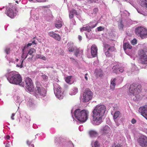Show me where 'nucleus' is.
<instances>
[{"label": "nucleus", "instance_id": "1", "mask_svg": "<svg viewBox=\"0 0 147 147\" xmlns=\"http://www.w3.org/2000/svg\"><path fill=\"white\" fill-rule=\"evenodd\" d=\"M106 109V107L104 105H97L92 111L93 120L96 125L100 123L102 121V118Z\"/></svg>", "mask_w": 147, "mask_h": 147}, {"label": "nucleus", "instance_id": "2", "mask_svg": "<svg viewBox=\"0 0 147 147\" xmlns=\"http://www.w3.org/2000/svg\"><path fill=\"white\" fill-rule=\"evenodd\" d=\"M89 111L85 109H78L76 110L74 114L75 118L79 121L85 122L88 118Z\"/></svg>", "mask_w": 147, "mask_h": 147}, {"label": "nucleus", "instance_id": "3", "mask_svg": "<svg viewBox=\"0 0 147 147\" xmlns=\"http://www.w3.org/2000/svg\"><path fill=\"white\" fill-rule=\"evenodd\" d=\"M9 75L7 79L10 83L16 85H21L22 78L20 74L11 72L9 73Z\"/></svg>", "mask_w": 147, "mask_h": 147}, {"label": "nucleus", "instance_id": "4", "mask_svg": "<svg viewBox=\"0 0 147 147\" xmlns=\"http://www.w3.org/2000/svg\"><path fill=\"white\" fill-rule=\"evenodd\" d=\"M135 32L137 35L142 38L147 37V29L144 27L140 26L136 28Z\"/></svg>", "mask_w": 147, "mask_h": 147}, {"label": "nucleus", "instance_id": "5", "mask_svg": "<svg viewBox=\"0 0 147 147\" xmlns=\"http://www.w3.org/2000/svg\"><path fill=\"white\" fill-rule=\"evenodd\" d=\"M141 90V86L140 85H137L135 83H133L131 85L129 89L130 93L134 96L138 94Z\"/></svg>", "mask_w": 147, "mask_h": 147}, {"label": "nucleus", "instance_id": "6", "mask_svg": "<svg viewBox=\"0 0 147 147\" xmlns=\"http://www.w3.org/2000/svg\"><path fill=\"white\" fill-rule=\"evenodd\" d=\"M146 49L140 50L138 52V55L140 63L143 64H147V54Z\"/></svg>", "mask_w": 147, "mask_h": 147}, {"label": "nucleus", "instance_id": "7", "mask_svg": "<svg viewBox=\"0 0 147 147\" xmlns=\"http://www.w3.org/2000/svg\"><path fill=\"white\" fill-rule=\"evenodd\" d=\"M36 89L35 96L37 98H42L46 96V91L45 89L41 86L37 85Z\"/></svg>", "mask_w": 147, "mask_h": 147}, {"label": "nucleus", "instance_id": "8", "mask_svg": "<svg viewBox=\"0 0 147 147\" xmlns=\"http://www.w3.org/2000/svg\"><path fill=\"white\" fill-rule=\"evenodd\" d=\"M93 96V93L88 88L86 89L83 92L82 100L84 102H87L91 100Z\"/></svg>", "mask_w": 147, "mask_h": 147}, {"label": "nucleus", "instance_id": "9", "mask_svg": "<svg viewBox=\"0 0 147 147\" xmlns=\"http://www.w3.org/2000/svg\"><path fill=\"white\" fill-rule=\"evenodd\" d=\"M104 47L105 50H107L105 52V54L107 57H109L112 56L111 52L115 51L116 49L114 46H111L108 44L104 45Z\"/></svg>", "mask_w": 147, "mask_h": 147}, {"label": "nucleus", "instance_id": "10", "mask_svg": "<svg viewBox=\"0 0 147 147\" xmlns=\"http://www.w3.org/2000/svg\"><path fill=\"white\" fill-rule=\"evenodd\" d=\"M25 81L26 87L28 90L30 92H33L34 91V88L31 79L29 77H27L25 79Z\"/></svg>", "mask_w": 147, "mask_h": 147}, {"label": "nucleus", "instance_id": "11", "mask_svg": "<svg viewBox=\"0 0 147 147\" xmlns=\"http://www.w3.org/2000/svg\"><path fill=\"white\" fill-rule=\"evenodd\" d=\"M139 144L142 147H147V137L144 135L140 136L138 139Z\"/></svg>", "mask_w": 147, "mask_h": 147}, {"label": "nucleus", "instance_id": "12", "mask_svg": "<svg viewBox=\"0 0 147 147\" xmlns=\"http://www.w3.org/2000/svg\"><path fill=\"white\" fill-rule=\"evenodd\" d=\"M61 90V88L59 85H57L56 86H55L54 88L55 94L56 96L59 99L62 98V97L63 95V93Z\"/></svg>", "mask_w": 147, "mask_h": 147}, {"label": "nucleus", "instance_id": "13", "mask_svg": "<svg viewBox=\"0 0 147 147\" xmlns=\"http://www.w3.org/2000/svg\"><path fill=\"white\" fill-rule=\"evenodd\" d=\"M138 112L147 120V105L140 107L139 109Z\"/></svg>", "mask_w": 147, "mask_h": 147}, {"label": "nucleus", "instance_id": "14", "mask_svg": "<svg viewBox=\"0 0 147 147\" xmlns=\"http://www.w3.org/2000/svg\"><path fill=\"white\" fill-rule=\"evenodd\" d=\"M91 53L93 57H95L97 56L98 49L96 46L95 45H92L90 48Z\"/></svg>", "mask_w": 147, "mask_h": 147}, {"label": "nucleus", "instance_id": "15", "mask_svg": "<svg viewBox=\"0 0 147 147\" xmlns=\"http://www.w3.org/2000/svg\"><path fill=\"white\" fill-rule=\"evenodd\" d=\"M101 132L103 135H107L111 133V130L109 127L108 125H105L101 129Z\"/></svg>", "mask_w": 147, "mask_h": 147}, {"label": "nucleus", "instance_id": "16", "mask_svg": "<svg viewBox=\"0 0 147 147\" xmlns=\"http://www.w3.org/2000/svg\"><path fill=\"white\" fill-rule=\"evenodd\" d=\"M49 35L54 38L55 39L58 41H59L61 40V37L58 34H57L54 32H51L48 33Z\"/></svg>", "mask_w": 147, "mask_h": 147}, {"label": "nucleus", "instance_id": "17", "mask_svg": "<svg viewBox=\"0 0 147 147\" xmlns=\"http://www.w3.org/2000/svg\"><path fill=\"white\" fill-rule=\"evenodd\" d=\"M6 13L7 16L11 18H13L16 15V13H14L13 10L10 8L7 10Z\"/></svg>", "mask_w": 147, "mask_h": 147}, {"label": "nucleus", "instance_id": "18", "mask_svg": "<svg viewBox=\"0 0 147 147\" xmlns=\"http://www.w3.org/2000/svg\"><path fill=\"white\" fill-rule=\"evenodd\" d=\"M113 71L114 73H117L119 71L122 72L123 71V68L119 67V65L117 64L114 66L112 68Z\"/></svg>", "mask_w": 147, "mask_h": 147}, {"label": "nucleus", "instance_id": "19", "mask_svg": "<svg viewBox=\"0 0 147 147\" xmlns=\"http://www.w3.org/2000/svg\"><path fill=\"white\" fill-rule=\"evenodd\" d=\"M74 15L78 16L79 15V14L76 10L72 9L69 12V18L70 19L74 17Z\"/></svg>", "mask_w": 147, "mask_h": 147}, {"label": "nucleus", "instance_id": "20", "mask_svg": "<svg viewBox=\"0 0 147 147\" xmlns=\"http://www.w3.org/2000/svg\"><path fill=\"white\" fill-rule=\"evenodd\" d=\"M117 80L116 78H115L111 81L110 88L111 89L114 90L116 85V82Z\"/></svg>", "mask_w": 147, "mask_h": 147}, {"label": "nucleus", "instance_id": "21", "mask_svg": "<svg viewBox=\"0 0 147 147\" xmlns=\"http://www.w3.org/2000/svg\"><path fill=\"white\" fill-rule=\"evenodd\" d=\"M140 5L147 9V0H140Z\"/></svg>", "mask_w": 147, "mask_h": 147}, {"label": "nucleus", "instance_id": "22", "mask_svg": "<svg viewBox=\"0 0 147 147\" xmlns=\"http://www.w3.org/2000/svg\"><path fill=\"white\" fill-rule=\"evenodd\" d=\"M95 73L97 77H101L103 76L102 71L100 69L95 70Z\"/></svg>", "mask_w": 147, "mask_h": 147}, {"label": "nucleus", "instance_id": "23", "mask_svg": "<svg viewBox=\"0 0 147 147\" xmlns=\"http://www.w3.org/2000/svg\"><path fill=\"white\" fill-rule=\"evenodd\" d=\"M89 134L91 137H96L98 136L97 132L95 131L90 130L89 132Z\"/></svg>", "mask_w": 147, "mask_h": 147}, {"label": "nucleus", "instance_id": "24", "mask_svg": "<svg viewBox=\"0 0 147 147\" xmlns=\"http://www.w3.org/2000/svg\"><path fill=\"white\" fill-rule=\"evenodd\" d=\"M132 47V46L128 42L125 43L123 44V48L124 50H125L127 49H131Z\"/></svg>", "mask_w": 147, "mask_h": 147}, {"label": "nucleus", "instance_id": "25", "mask_svg": "<svg viewBox=\"0 0 147 147\" xmlns=\"http://www.w3.org/2000/svg\"><path fill=\"white\" fill-rule=\"evenodd\" d=\"M120 114V113L118 111H116L115 113L113 116V119L116 123H117L116 119L119 117Z\"/></svg>", "mask_w": 147, "mask_h": 147}, {"label": "nucleus", "instance_id": "26", "mask_svg": "<svg viewBox=\"0 0 147 147\" xmlns=\"http://www.w3.org/2000/svg\"><path fill=\"white\" fill-rule=\"evenodd\" d=\"M80 30L81 32H82L84 31H87L88 32H90L91 30L89 26H86L85 27H83L82 28H80Z\"/></svg>", "mask_w": 147, "mask_h": 147}, {"label": "nucleus", "instance_id": "27", "mask_svg": "<svg viewBox=\"0 0 147 147\" xmlns=\"http://www.w3.org/2000/svg\"><path fill=\"white\" fill-rule=\"evenodd\" d=\"M36 52V49L33 48H31L29 49L28 51V54L30 55H32V58L34 55L32 54L34 53H35Z\"/></svg>", "mask_w": 147, "mask_h": 147}, {"label": "nucleus", "instance_id": "28", "mask_svg": "<svg viewBox=\"0 0 147 147\" xmlns=\"http://www.w3.org/2000/svg\"><path fill=\"white\" fill-rule=\"evenodd\" d=\"M91 145L92 147H100V144L97 141L92 142Z\"/></svg>", "mask_w": 147, "mask_h": 147}, {"label": "nucleus", "instance_id": "29", "mask_svg": "<svg viewBox=\"0 0 147 147\" xmlns=\"http://www.w3.org/2000/svg\"><path fill=\"white\" fill-rule=\"evenodd\" d=\"M78 92V89L76 88H74L73 90H71V94L72 95H75Z\"/></svg>", "mask_w": 147, "mask_h": 147}, {"label": "nucleus", "instance_id": "30", "mask_svg": "<svg viewBox=\"0 0 147 147\" xmlns=\"http://www.w3.org/2000/svg\"><path fill=\"white\" fill-rule=\"evenodd\" d=\"M76 47L73 45H70L68 48V51L70 52H72L74 51Z\"/></svg>", "mask_w": 147, "mask_h": 147}, {"label": "nucleus", "instance_id": "31", "mask_svg": "<svg viewBox=\"0 0 147 147\" xmlns=\"http://www.w3.org/2000/svg\"><path fill=\"white\" fill-rule=\"evenodd\" d=\"M74 51V55L76 57L78 56V55L79 53L80 52V50L79 49L76 47Z\"/></svg>", "mask_w": 147, "mask_h": 147}, {"label": "nucleus", "instance_id": "32", "mask_svg": "<svg viewBox=\"0 0 147 147\" xmlns=\"http://www.w3.org/2000/svg\"><path fill=\"white\" fill-rule=\"evenodd\" d=\"M26 47V46H24V48L22 49V51L23 52L22 55V57L23 58H24V59H25L27 57L28 55H27L26 56H25L24 55V49H25Z\"/></svg>", "mask_w": 147, "mask_h": 147}, {"label": "nucleus", "instance_id": "33", "mask_svg": "<svg viewBox=\"0 0 147 147\" xmlns=\"http://www.w3.org/2000/svg\"><path fill=\"white\" fill-rule=\"evenodd\" d=\"M72 77L71 76H68L65 78V81L66 82L68 83L70 82V80Z\"/></svg>", "mask_w": 147, "mask_h": 147}, {"label": "nucleus", "instance_id": "34", "mask_svg": "<svg viewBox=\"0 0 147 147\" xmlns=\"http://www.w3.org/2000/svg\"><path fill=\"white\" fill-rule=\"evenodd\" d=\"M137 41L136 39L134 38L131 41V43L133 45H134L137 43Z\"/></svg>", "mask_w": 147, "mask_h": 147}, {"label": "nucleus", "instance_id": "35", "mask_svg": "<svg viewBox=\"0 0 147 147\" xmlns=\"http://www.w3.org/2000/svg\"><path fill=\"white\" fill-rule=\"evenodd\" d=\"M5 51L7 54H9L10 52V48L8 47L6 48L5 50Z\"/></svg>", "mask_w": 147, "mask_h": 147}, {"label": "nucleus", "instance_id": "36", "mask_svg": "<svg viewBox=\"0 0 147 147\" xmlns=\"http://www.w3.org/2000/svg\"><path fill=\"white\" fill-rule=\"evenodd\" d=\"M42 79L45 80H47L48 79V77L46 75H44L42 76Z\"/></svg>", "mask_w": 147, "mask_h": 147}, {"label": "nucleus", "instance_id": "37", "mask_svg": "<svg viewBox=\"0 0 147 147\" xmlns=\"http://www.w3.org/2000/svg\"><path fill=\"white\" fill-rule=\"evenodd\" d=\"M55 26L57 28H60L62 26V24H55Z\"/></svg>", "mask_w": 147, "mask_h": 147}, {"label": "nucleus", "instance_id": "38", "mask_svg": "<svg viewBox=\"0 0 147 147\" xmlns=\"http://www.w3.org/2000/svg\"><path fill=\"white\" fill-rule=\"evenodd\" d=\"M98 0H87L88 2H90L91 3H95L96 1H98Z\"/></svg>", "mask_w": 147, "mask_h": 147}, {"label": "nucleus", "instance_id": "39", "mask_svg": "<svg viewBox=\"0 0 147 147\" xmlns=\"http://www.w3.org/2000/svg\"><path fill=\"white\" fill-rule=\"evenodd\" d=\"M98 31H101L104 30V28L102 26H100L97 28Z\"/></svg>", "mask_w": 147, "mask_h": 147}, {"label": "nucleus", "instance_id": "40", "mask_svg": "<svg viewBox=\"0 0 147 147\" xmlns=\"http://www.w3.org/2000/svg\"><path fill=\"white\" fill-rule=\"evenodd\" d=\"M26 143L28 146H30V145L31 144L32 142L31 141H29L28 140H27L26 141Z\"/></svg>", "mask_w": 147, "mask_h": 147}, {"label": "nucleus", "instance_id": "41", "mask_svg": "<svg viewBox=\"0 0 147 147\" xmlns=\"http://www.w3.org/2000/svg\"><path fill=\"white\" fill-rule=\"evenodd\" d=\"M98 11V9L97 8H94L93 9V11L95 13H96Z\"/></svg>", "mask_w": 147, "mask_h": 147}, {"label": "nucleus", "instance_id": "42", "mask_svg": "<svg viewBox=\"0 0 147 147\" xmlns=\"http://www.w3.org/2000/svg\"><path fill=\"white\" fill-rule=\"evenodd\" d=\"M136 121L135 119L133 118L132 119L131 122L132 124H135L136 123Z\"/></svg>", "mask_w": 147, "mask_h": 147}, {"label": "nucleus", "instance_id": "43", "mask_svg": "<svg viewBox=\"0 0 147 147\" xmlns=\"http://www.w3.org/2000/svg\"><path fill=\"white\" fill-rule=\"evenodd\" d=\"M36 58H40V59H43L44 60H46V58L45 56H43V57H42L41 56H40V57H37V56Z\"/></svg>", "mask_w": 147, "mask_h": 147}, {"label": "nucleus", "instance_id": "44", "mask_svg": "<svg viewBox=\"0 0 147 147\" xmlns=\"http://www.w3.org/2000/svg\"><path fill=\"white\" fill-rule=\"evenodd\" d=\"M96 25L97 24H96L95 25H91V26H89L91 28V30L92 29L95 27L96 26Z\"/></svg>", "mask_w": 147, "mask_h": 147}, {"label": "nucleus", "instance_id": "45", "mask_svg": "<svg viewBox=\"0 0 147 147\" xmlns=\"http://www.w3.org/2000/svg\"><path fill=\"white\" fill-rule=\"evenodd\" d=\"M32 45V43H29L26 46H26V48L28 47H29V46H31Z\"/></svg>", "mask_w": 147, "mask_h": 147}, {"label": "nucleus", "instance_id": "46", "mask_svg": "<svg viewBox=\"0 0 147 147\" xmlns=\"http://www.w3.org/2000/svg\"><path fill=\"white\" fill-rule=\"evenodd\" d=\"M15 115V114L14 113H12V115L11 116V119L12 120H13L14 119V116Z\"/></svg>", "mask_w": 147, "mask_h": 147}, {"label": "nucleus", "instance_id": "47", "mask_svg": "<svg viewBox=\"0 0 147 147\" xmlns=\"http://www.w3.org/2000/svg\"><path fill=\"white\" fill-rule=\"evenodd\" d=\"M37 2H44L46 1V0H36Z\"/></svg>", "mask_w": 147, "mask_h": 147}, {"label": "nucleus", "instance_id": "48", "mask_svg": "<svg viewBox=\"0 0 147 147\" xmlns=\"http://www.w3.org/2000/svg\"><path fill=\"white\" fill-rule=\"evenodd\" d=\"M78 39L80 41H81L82 40V36L80 35H78Z\"/></svg>", "mask_w": 147, "mask_h": 147}, {"label": "nucleus", "instance_id": "49", "mask_svg": "<svg viewBox=\"0 0 147 147\" xmlns=\"http://www.w3.org/2000/svg\"><path fill=\"white\" fill-rule=\"evenodd\" d=\"M114 147H121V146L120 144H118L116 145Z\"/></svg>", "mask_w": 147, "mask_h": 147}, {"label": "nucleus", "instance_id": "50", "mask_svg": "<svg viewBox=\"0 0 147 147\" xmlns=\"http://www.w3.org/2000/svg\"><path fill=\"white\" fill-rule=\"evenodd\" d=\"M88 75V74H85V79L86 80H88V78L87 76V75Z\"/></svg>", "mask_w": 147, "mask_h": 147}, {"label": "nucleus", "instance_id": "51", "mask_svg": "<svg viewBox=\"0 0 147 147\" xmlns=\"http://www.w3.org/2000/svg\"><path fill=\"white\" fill-rule=\"evenodd\" d=\"M5 147H9V144L7 143H6L5 144Z\"/></svg>", "mask_w": 147, "mask_h": 147}, {"label": "nucleus", "instance_id": "52", "mask_svg": "<svg viewBox=\"0 0 147 147\" xmlns=\"http://www.w3.org/2000/svg\"><path fill=\"white\" fill-rule=\"evenodd\" d=\"M32 44L34 45H36V43L35 42V41L34 40L32 42Z\"/></svg>", "mask_w": 147, "mask_h": 147}, {"label": "nucleus", "instance_id": "53", "mask_svg": "<svg viewBox=\"0 0 147 147\" xmlns=\"http://www.w3.org/2000/svg\"><path fill=\"white\" fill-rule=\"evenodd\" d=\"M10 138V137L9 136H7V140H8Z\"/></svg>", "mask_w": 147, "mask_h": 147}, {"label": "nucleus", "instance_id": "54", "mask_svg": "<svg viewBox=\"0 0 147 147\" xmlns=\"http://www.w3.org/2000/svg\"><path fill=\"white\" fill-rule=\"evenodd\" d=\"M40 57V56H40V55H37L36 56V57Z\"/></svg>", "mask_w": 147, "mask_h": 147}, {"label": "nucleus", "instance_id": "55", "mask_svg": "<svg viewBox=\"0 0 147 147\" xmlns=\"http://www.w3.org/2000/svg\"><path fill=\"white\" fill-rule=\"evenodd\" d=\"M31 146H32V147H34V145L33 144H31Z\"/></svg>", "mask_w": 147, "mask_h": 147}, {"label": "nucleus", "instance_id": "56", "mask_svg": "<svg viewBox=\"0 0 147 147\" xmlns=\"http://www.w3.org/2000/svg\"><path fill=\"white\" fill-rule=\"evenodd\" d=\"M16 3H18V1H16Z\"/></svg>", "mask_w": 147, "mask_h": 147}, {"label": "nucleus", "instance_id": "57", "mask_svg": "<svg viewBox=\"0 0 147 147\" xmlns=\"http://www.w3.org/2000/svg\"><path fill=\"white\" fill-rule=\"evenodd\" d=\"M117 125L118 126L119 125V124H117Z\"/></svg>", "mask_w": 147, "mask_h": 147}, {"label": "nucleus", "instance_id": "58", "mask_svg": "<svg viewBox=\"0 0 147 147\" xmlns=\"http://www.w3.org/2000/svg\"><path fill=\"white\" fill-rule=\"evenodd\" d=\"M138 11V12H139V13H140V12L139 11Z\"/></svg>", "mask_w": 147, "mask_h": 147}, {"label": "nucleus", "instance_id": "59", "mask_svg": "<svg viewBox=\"0 0 147 147\" xmlns=\"http://www.w3.org/2000/svg\"><path fill=\"white\" fill-rule=\"evenodd\" d=\"M29 1H33V0H29Z\"/></svg>", "mask_w": 147, "mask_h": 147}, {"label": "nucleus", "instance_id": "60", "mask_svg": "<svg viewBox=\"0 0 147 147\" xmlns=\"http://www.w3.org/2000/svg\"><path fill=\"white\" fill-rule=\"evenodd\" d=\"M121 26H123V25L122 24H121Z\"/></svg>", "mask_w": 147, "mask_h": 147}]
</instances>
